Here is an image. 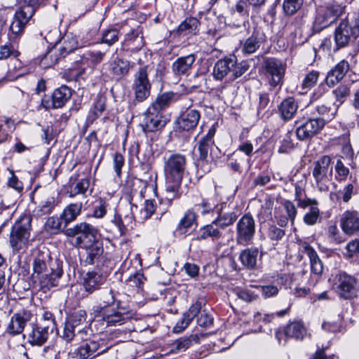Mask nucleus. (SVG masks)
<instances>
[{
    "instance_id": "36",
    "label": "nucleus",
    "mask_w": 359,
    "mask_h": 359,
    "mask_svg": "<svg viewBox=\"0 0 359 359\" xmlns=\"http://www.w3.org/2000/svg\"><path fill=\"white\" fill-rule=\"evenodd\" d=\"M105 55L106 52L97 50H86L80 55L81 60L79 62L82 65L93 68L103 60Z\"/></svg>"
},
{
    "instance_id": "19",
    "label": "nucleus",
    "mask_w": 359,
    "mask_h": 359,
    "mask_svg": "<svg viewBox=\"0 0 359 359\" xmlns=\"http://www.w3.org/2000/svg\"><path fill=\"white\" fill-rule=\"evenodd\" d=\"M33 16V10L30 8H25L24 9H18L13 18L10 25V31L12 34L17 35L20 34L25 25L29 19Z\"/></svg>"
},
{
    "instance_id": "24",
    "label": "nucleus",
    "mask_w": 359,
    "mask_h": 359,
    "mask_svg": "<svg viewBox=\"0 0 359 359\" xmlns=\"http://www.w3.org/2000/svg\"><path fill=\"white\" fill-rule=\"evenodd\" d=\"M212 144L203 140H201L198 142V150L199 151V157L196 162L198 172L201 171V173H207L211 170V164L208 161V153Z\"/></svg>"
},
{
    "instance_id": "5",
    "label": "nucleus",
    "mask_w": 359,
    "mask_h": 359,
    "mask_svg": "<svg viewBox=\"0 0 359 359\" xmlns=\"http://www.w3.org/2000/svg\"><path fill=\"white\" fill-rule=\"evenodd\" d=\"M256 224L250 214L243 215L238 221L236 228V241L238 245H249L253 243Z\"/></svg>"
},
{
    "instance_id": "18",
    "label": "nucleus",
    "mask_w": 359,
    "mask_h": 359,
    "mask_svg": "<svg viewBox=\"0 0 359 359\" xmlns=\"http://www.w3.org/2000/svg\"><path fill=\"white\" fill-rule=\"evenodd\" d=\"M107 280V276L97 271H88L83 277V286L85 291L92 294L99 290Z\"/></svg>"
},
{
    "instance_id": "15",
    "label": "nucleus",
    "mask_w": 359,
    "mask_h": 359,
    "mask_svg": "<svg viewBox=\"0 0 359 359\" xmlns=\"http://www.w3.org/2000/svg\"><path fill=\"white\" fill-rule=\"evenodd\" d=\"M196 60V56L193 53L177 57L171 66L173 74L178 78L189 75Z\"/></svg>"
},
{
    "instance_id": "56",
    "label": "nucleus",
    "mask_w": 359,
    "mask_h": 359,
    "mask_svg": "<svg viewBox=\"0 0 359 359\" xmlns=\"http://www.w3.org/2000/svg\"><path fill=\"white\" fill-rule=\"evenodd\" d=\"M319 72L317 71L312 70L309 72L305 76L302 86L303 88L310 89L315 86L318 80Z\"/></svg>"
},
{
    "instance_id": "4",
    "label": "nucleus",
    "mask_w": 359,
    "mask_h": 359,
    "mask_svg": "<svg viewBox=\"0 0 359 359\" xmlns=\"http://www.w3.org/2000/svg\"><path fill=\"white\" fill-rule=\"evenodd\" d=\"M32 217L22 215L12 227L9 243L14 251L22 250L28 243L32 229Z\"/></svg>"
},
{
    "instance_id": "10",
    "label": "nucleus",
    "mask_w": 359,
    "mask_h": 359,
    "mask_svg": "<svg viewBox=\"0 0 359 359\" xmlns=\"http://www.w3.org/2000/svg\"><path fill=\"white\" fill-rule=\"evenodd\" d=\"M325 122L322 118H309L296 129V135L300 141L311 140L324 128Z\"/></svg>"
},
{
    "instance_id": "32",
    "label": "nucleus",
    "mask_w": 359,
    "mask_h": 359,
    "mask_svg": "<svg viewBox=\"0 0 359 359\" xmlns=\"http://www.w3.org/2000/svg\"><path fill=\"white\" fill-rule=\"evenodd\" d=\"M336 12L335 6H331L324 10L319 11L316 18V25L322 29L327 27L337 20Z\"/></svg>"
},
{
    "instance_id": "21",
    "label": "nucleus",
    "mask_w": 359,
    "mask_h": 359,
    "mask_svg": "<svg viewBox=\"0 0 359 359\" xmlns=\"http://www.w3.org/2000/svg\"><path fill=\"white\" fill-rule=\"evenodd\" d=\"M105 65L109 74L117 79H121L126 76L130 68V63L128 60L121 58L118 56L114 57Z\"/></svg>"
},
{
    "instance_id": "64",
    "label": "nucleus",
    "mask_w": 359,
    "mask_h": 359,
    "mask_svg": "<svg viewBox=\"0 0 359 359\" xmlns=\"http://www.w3.org/2000/svg\"><path fill=\"white\" fill-rule=\"evenodd\" d=\"M90 330L87 328H80L77 329L76 332H74V339L77 341H81V344L86 340H91L89 339L90 336Z\"/></svg>"
},
{
    "instance_id": "52",
    "label": "nucleus",
    "mask_w": 359,
    "mask_h": 359,
    "mask_svg": "<svg viewBox=\"0 0 359 359\" xmlns=\"http://www.w3.org/2000/svg\"><path fill=\"white\" fill-rule=\"evenodd\" d=\"M16 196H13L9 188L6 189L2 194L0 195V208L7 209L14 205L15 203Z\"/></svg>"
},
{
    "instance_id": "35",
    "label": "nucleus",
    "mask_w": 359,
    "mask_h": 359,
    "mask_svg": "<svg viewBox=\"0 0 359 359\" xmlns=\"http://www.w3.org/2000/svg\"><path fill=\"white\" fill-rule=\"evenodd\" d=\"M82 202L72 203L67 205L60 216L66 227L69 223L75 221L81 213L83 208Z\"/></svg>"
},
{
    "instance_id": "28",
    "label": "nucleus",
    "mask_w": 359,
    "mask_h": 359,
    "mask_svg": "<svg viewBox=\"0 0 359 359\" xmlns=\"http://www.w3.org/2000/svg\"><path fill=\"white\" fill-rule=\"evenodd\" d=\"M222 237L223 233L219 227L212 222L210 224L201 226L196 232L194 239L201 241L210 238L212 241H215Z\"/></svg>"
},
{
    "instance_id": "25",
    "label": "nucleus",
    "mask_w": 359,
    "mask_h": 359,
    "mask_svg": "<svg viewBox=\"0 0 359 359\" xmlns=\"http://www.w3.org/2000/svg\"><path fill=\"white\" fill-rule=\"evenodd\" d=\"M226 205L220 203V206L217 209L216 217L212 220L213 224H216L219 229H224L231 226L237 219V215L233 211L225 212Z\"/></svg>"
},
{
    "instance_id": "59",
    "label": "nucleus",
    "mask_w": 359,
    "mask_h": 359,
    "mask_svg": "<svg viewBox=\"0 0 359 359\" xmlns=\"http://www.w3.org/2000/svg\"><path fill=\"white\" fill-rule=\"evenodd\" d=\"M340 142H341V144H342V147L341 149V153H342L341 158H351L353 156V152L351 145L348 139V135L346 134L341 138H340Z\"/></svg>"
},
{
    "instance_id": "61",
    "label": "nucleus",
    "mask_w": 359,
    "mask_h": 359,
    "mask_svg": "<svg viewBox=\"0 0 359 359\" xmlns=\"http://www.w3.org/2000/svg\"><path fill=\"white\" fill-rule=\"evenodd\" d=\"M353 83L352 81H344L338 88V102L342 103L344 100L350 94V86Z\"/></svg>"
},
{
    "instance_id": "14",
    "label": "nucleus",
    "mask_w": 359,
    "mask_h": 359,
    "mask_svg": "<svg viewBox=\"0 0 359 359\" xmlns=\"http://www.w3.org/2000/svg\"><path fill=\"white\" fill-rule=\"evenodd\" d=\"M86 312L84 310L74 311L68 318L65 325L62 338L67 342H71L74 336V332L80 329L86 320Z\"/></svg>"
},
{
    "instance_id": "37",
    "label": "nucleus",
    "mask_w": 359,
    "mask_h": 359,
    "mask_svg": "<svg viewBox=\"0 0 359 359\" xmlns=\"http://www.w3.org/2000/svg\"><path fill=\"white\" fill-rule=\"evenodd\" d=\"M284 333L287 337L303 340L307 334V329L302 322L294 321L284 328Z\"/></svg>"
},
{
    "instance_id": "7",
    "label": "nucleus",
    "mask_w": 359,
    "mask_h": 359,
    "mask_svg": "<svg viewBox=\"0 0 359 359\" xmlns=\"http://www.w3.org/2000/svg\"><path fill=\"white\" fill-rule=\"evenodd\" d=\"M187 166V158L184 155L175 153L170 155L164 161L165 177L183 178Z\"/></svg>"
},
{
    "instance_id": "58",
    "label": "nucleus",
    "mask_w": 359,
    "mask_h": 359,
    "mask_svg": "<svg viewBox=\"0 0 359 359\" xmlns=\"http://www.w3.org/2000/svg\"><path fill=\"white\" fill-rule=\"evenodd\" d=\"M233 293L238 298L247 302H251L256 299V295L247 289L236 287L233 290Z\"/></svg>"
},
{
    "instance_id": "3",
    "label": "nucleus",
    "mask_w": 359,
    "mask_h": 359,
    "mask_svg": "<svg viewBox=\"0 0 359 359\" xmlns=\"http://www.w3.org/2000/svg\"><path fill=\"white\" fill-rule=\"evenodd\" d=\"M97 233L98 229L86 222L76 223L65 231L67 237L74 238V245L78 248H88L99 241Z\"/></svg>"
},
{
    "instance_id": "11",
    "label": "nucleus",
    "mask_w": 359,
    "mask_h": 359,
    "mask_svg": "<svg viewBox=\"0 0 359 359\" xmlns=\"http://www.w3.org/2000/svg\"><path fill=\"white\" fill-rule=\"evenodd\" d=\"M264 69L269 83L273 87L281 86L285 72V65L279 60L268 58L264 61Z\"/></svg>"
},
{
    "instance_id": "53",
    "label": "nucleus",
    "mask_w": 359,
    "mask_h": 359,
    "mask_svg": "<svg viewBox=\"0 0 359 359\" xmlns=\"http://www.w3.org/2000/svg\"><path fill=\"white\" fill-rule=\"evenodd\" d=\"M303 0H284L283 8L285 14L294 15L302 6Z\"/></svg>"
},
{
    "instance_id": "1",
    "label": "nucleus",
    "mask_w": 359,
    "mask_h": 359,
    "mask_svg": "<svg viewBox=\"0 0 359 359\" xmlns=\"http://www.w3.org/2000/svg\"><path fill=\"white\" fill-rule=\"evenodd\" d=\"M32 278L42 288H50L58 285L63 274L62 262L53 259L48 249H36L32 253Z\"/></svg>"
},
{
    "instance_id": "63",
    "label": "nucleus",
    "mask_w": 359,
    "mask_h": 359,
    "mask_svg": "<svg viewBox=\"0 0 359 359\" xmlns=\"http://www.w3.org/2000/svg\"><path fill=\"white\" fill-rule=\"evenodd\" d=\"M114 170L117 177H120L121 175V169L124 165V158L119 154L116 153L113 158Z\"/></svg>"
},
{
    "instance_id": "29",
    "label": "nucleus",
    "mask_w": 359,
    "mask_h": 359,
    "mask_svg": "<svg viewBox=\"0 0 359 359\" xmlns=\"http://www.w3.org/2000/svg\"><path fill=\"white\" fill-rule=\"evenodd\" d=\"M341 227L347 235H353L359 231V217L355 212H346L341 219Z\"/></svg>"
},
{
    "instance_id": "57",
    "label": "nucleus",
    "mask_w": 359,
    "mask_h": 359,
    "mask_svg": "<svg viewBox=\"0 0 359 359\" xmlns=\"http://www.w3.org/2000/svg\"><path fill=\"white\" fill-rule=\"evenodd\" d=\"M118 34L119 32L116 29L107 30L102 34V41L111 46L118 41Z\"/></svg>"
},
{
    "instance_id": "9",
    "label": "nucleus",
    "mask_w": 359,
    "mask_h": 359,
    "mask_svg": "<svg viewBox=\"0 0 359 359\" xmlns=\"http://www.w3.org/2000/svg\"><path fill=\"white\" fill-rule=\"evenodd\" d=\"M72 95V89L67 86H62L53 91L50 99H42L41 106L46 109L62 108L71 99Z\"/></svg>"
},
{
    "instance_id": "43",
    "label": "nucleus",
    "mask_w": 359,
    "mask_h": 359,
    "mask_svg": "<svg viewBox=\"0 0 359 359\" xmlns=\"http://www.w3.org/2000/svg\"><path fill=\"white\" fill-rule=\"evenodd\" d=\"M175 93L172 92H166L158 95L156 99L151 104L150 111H157L161 114V111L167 108L172 102Z\"/></svg>"
},
{
    "instance_id": "12",
    "label": "nucleus",
    "mask_w": 359,
    "mask_h": 359,
    "mask_svg": "<svg viewBox=\"0 0 359 359\" xmlns=\"http://www.w3.org/2000/svg\"><path fill=\"white\" fill-rule=\"evenodd\" d=\"M48 326H42L39 324H33L26 334L23 337L27 339V342L32 346H41L47 341L49 334L53 332V325L52 322L49 323Z\"/></svg>"
},
{
    "instance_id": "62",
    "label": "nucleus",
    "mask_w": 359,
    "mask_h": 359,
    "mask_svg": "<svg viewBox=\"0 0 359 359\" xmlns=\"http://www.w3.org/2000/svg\"><path fill=\"white\" fill-rule=\"evenodd\" d=\"M214 318L205 311L200 313V316L197 318V323L203 327H210L213 325Z\"/></svg>"
},
{
    "instance_id": "22",
    "label": "nucleus",
    "mask_w": 359,
    "mask_h": 359,
    "mask_svg": "<svg viewBox=\"0 0 359 359\" xmlns=\"http://www.w3.org/2000/svg\"><path fill=\"white\" fill-rule=\"evenodd\" d=\"M283 210L285 215L275 212V218L276 219L278 224L281 227H285L287 225L290 221L292 224H294L295 218L297 215V209L294 203L290 200H284L282 203Z\"/></svg>"
},
{
    "instance_id": "60",
    "label": "nucleus",
    "mask_w": 359,
    "mask_h": 359,
    "mask_svg": "<svg viewBox=\"0 0 359 359\" xmlns=\"http://www.w3.org/2000/svg\"><path fill=\"white\" fill-rule=\"evenodd\" d=\"M12 55L17 57L18 52L14 49L11 43L0 46V60L8 59Z\"/></svg>"
},
{
    "instance_id": "26",
    "label": "nucleus",
    "mask_w": 359,
    "mask_h": 359,
    "mask_svg": "<svg viewBox=\"0 0 359 359\" xmlns=\"http://www.w3.org/2000/svg\"><path fill=\"white\" fill-rule=\"evenodd\" d=\"M201 309V304L200 302L193 304L189 310L183 314L182 318L177 321L175 326L173 327L175 333H181L183 332L191 323L193 319L200 313Z\"/></svg>"
},
{
    "instance_id": "23",
    "label": "nucleus",
    "mask_w": 359,
    "mask_h": 359,
    "mask_svg": "<svg viewBox=\"0 0 359 359\" xmlns=\"http://www.w3.org/2000/svg\"><path fill=\"white\" fill-rule=\"evenodd\" d=\"M236 59L235 56L224 57L219 60L213 67V76L217 80H222L231 72H233L236 67Z\"/></svg>"
},
{
    "instance_id": "27",
    "label": "nucleus",
    "mask_w": 359,
    "mask_h": 359,
    "mask_svg": "<svg viewBox=\"0 0 359 359\" xmlns=\"http://www.w3.org/2000/svg\"><path fill=\"white\" fill-rule=\"evenodd\" d=\"M355 280L346 273L340 274L338 284V294L344 299L355 295Z\"/></svg>"
},
{
    "instance_id": "30",
    "label": "nucleus",
    "mask_w": 359,
    "mask_h": 359,
    "mask_svg": "<svg viewBox=\"0 0 359 359\" xmlns=\"http://www.w3.org/2000/svg\"><path fill=\"white\" fill-rule=\"evenodd\" d=\"M86 250L83 255L82 262L84 265H93L97 263L103 254V247L99 241L93 243L88 248H82Z\"/></svg>"
},
{
    "instance_id": "50",
    "label": "nucleus",
    "mask_w": 359,
    "mask_h": 359,
    "mask_svg": "<svg viewBox=\"0 0 359 359\" xmlns=\"http://www.w3.org/2000/svg\"><path fill=\"white\" fill-rule=\"evenodd\" d=\"M220 206V203H215L212 199L204 198L201 203L196 205V207L201 208V214L205 215L210 213L215 214L217 209Z\"/></svg>"
},
{
    "instance_id": "39",
    "label": "nucleus",
    "mask_w": 359,
    "mask_h": 359,
    "mask_svg": "<svg viewBox=\"0 0 359 359\" xmlns=\"http://www.w3.org/2000/svg\"><path fill=\"white\" fill-rule=\"evenodd\" d=\"M240 16V22H232V27L238 28V27H245V23L248 22V4L244 1H239L237 2L236 5V9L231 13V18H235L237 15Z\"/></svg>"
},
{
    "instance_id": "54",
    "label": "nucleus",
    "mask_w": 359,
    "mask_h": 359,
    "mask_svg": "<svg viewBox=\"0 0 359 359\" xmlns=\"http://www.w3.org/2000/svg\"><path fill=\"white\" fill-rule=\"evenodd\" d=\"M285 231L276 225H271L267 231L268 238L273 242V245H277L285 236Z\"/></svg>"
},
{
    "instance_id": "45",
    "label": "nucleus",
    "mask_w": 359,
    "mask_h": 359,
    "mask_svg": "<svg viewBox=\"0 0 359 359\" xmlns=\"http://www.w3.org/2000/svg\"><path fill=\"white\" fill-rule=\"evenodd\" d=\"M109 201L106 198H99L93 203L92 216L96 219L103 218L109 209Z\"/></svg>"
},
{
    "instance_id": "34",
    "label": "nucleus",
    "mask_w": 359,
    "mask_h": 359,
    "mask_svg": "<svg viewBox=\"0 0 359 359\" xmlns=\"http://www.w3.org/2000/svg\"><path fill=\"white\" fill-rule=\"evenodd\" d=\"M298 102L293 97H287L283 100L278 107V111L281 118L285 121L293 118L298 109Z\"/></svg>"
},
{
    "instance_id": "20",
    "label": "nucleus",
    "mask_w": 359,
    "mask_h": 359,
    "mask_svg": "<svg viewBox=\"0 0 359 359\" xmlns=\"http://www.w3.org/2000/svg\"><path fill=\"white\" fill-rule=\"evenodd\" d=\"M332 175V166L331 165V158L328 156H323L315 163L313 176L316 182L319 183Z\"/></svg>"
},
{
    "instance_id": "48",
    "label": "nucleus",
    "mask_w": 359,
    "mask_h": 359,
    "mask_svg": "<svg viewBox=\"0 0 359 359\" xmlns=\"http://www.w3.org/2000/svg\"><path fill=\"white\" fill-rule=\"evenodd\" d=\"M90 185V180L88 178H83L73 184L69 191V196L73 198L76 195H86Z\"/></svg>"
},
{
    "instance_id": "42",
    "label": "nucleus",
    "mask_w": 359,
    "mask_h": 359,
    "mask_svg": "<svg viewBox=\"0 0 359 359\" xmlns=\"http://www.w3.org/2000/svg\"><path fill=\"white\" fill-rule=\"evenodd\" d=\"M294 201L297 202V207L302 209H306L309 205L318 204L316 199L307 198L304 188L298 184L294 188Z\"/></svg>"
},
{
    "instance_id": "55",
    "label": "nucleus",
    "mask_w": 359,
    "mask_h": 359,
    "mask_svg": "<svg viewBox=\"0 0 359 359\" xmlns=\"http://www.w3.org/2000/svg\"><path fill=\"white\" fill-rule=\"evenodd\" d=\"M259 47V41L255 36L249 37L244 43L242 51L244 54L250 55Z\"/></svg>"
},
{
    "instance_id": "33",
    "label": "nucleus",
    "mask_w": 359,
    "mask_h": 359,
    "mask_svg": "<svg viewBox=\"0 0 359 359\" xmlns=\"http://www.w3.org/2000/svg\"><path fill=\"white\" fill-rule=\"evenodd\" d=\"M58 48L60 57H65L79 47V42L72 33L66 34L60 40Z\"/></svg>"
},
{
    "instance_id": "51",
    "label": "nucleus",
    "mask_w": 359,
    "mask_h": 359,
    "mask_svg": "<svg viewBox=\"0 0 359 359\" xmlns=\"http://www.w3.org/2000/svg\"><path fill=\"white\" fill-rule=\"evenodd\" d=\"M309 210L304 216V222L306 224L312 226L317 223L320 217V210L318 205H309Z\"/></svg>"
},
{
    "instance_id": "46",
    "label": "nucleus",
    "mask_w": 359,
    "mask_h": 359,
    "mask_svg": "<svg viewBox=\"0 0 359 359\" xmlns=\"http://www.w3.org/2000/svg\"><path fill=\"white\" fill-rule=\"evenodd\" d=\"M57 205L56 199L54 196H48L43 200L36 208V212L38 216H43L53 212Z\"/></svg>"
},
{
    "instance_id": "16",
    "label": "nucleus",
    "mask_w": 359,
    "mask_h": 359,
    "mask_svg": "<svg viewBox=\"0 0 359 359\" xmlns=\"http://www.w3.org/2000/svg\"><path fill=\"white\" fill-rule=\"evenodd\" d=\"M140 126L144 133H153L164 128L165 121L162 119L161 114L150 111L149 107L144 114V118Z\"/></svg>"
},
{
    "instance_id": "13",
    "label": "nucleus",
    "mask_w": 359,
    "mask_h": 359,
    "mask_svg": "<svg viewBox=\"0 0 359 359\" xmlns=\"http://www.w3.org/2000/svg\"><path fill=\"white\" fill-rule=\"evenodd\" d=\"M32 313L28 310H21L15 313L6 327V332L15 336L23 332L25 325L31 320Z\"/></svg>"
},
{
    "instance_id": "47",
    "label": "nucleus",
    "mask_w": 359,
    "mask_h": 359,
    "mask_svg": "<svg viewBox=\"0 0 359 359\" xmlns=\"http://www.w3.org/2000/svg\"><path fill=\"white\" fill-rule=\"evenodd\" d=\"M63 221L61 216L49 217L44 224V230L50 234H57L62 229Z\"/></svg>"
},
{
    "instance_id": "6",
    "label": "nucleus",
    "mask_w": 359,
    "mask_h": 359,
    "mask_svg": "<svg viewBox=\"0 0 359 359\" xmlns=\"http://www.w3.org/2000/svg\"><path fill=\"white\" fill-rule=\"evenodd\" d=\"M149 68L148 65L141 67L134 75L133 89L135 99L138 102H143L150 95L151 83L148 78Z\"/></svg>"
},
{
    "instance_id": "44",
    "label": "nucleus",
    "mask_w": 359,
    "mask_h": 359,
    "mask_svg": "<svg viewBox=\"0 0 359 359\" xmlns=\"http://www.w3.org/2000/svg\"><path fill=\"white\" fill-rule=\"evenodd\" d=\"M352 33V27L348 19L343 20L338 26V48L346 45Z\"/></svg>"
},
{
    "instance_id": "38",
    "label": "nucleus",
    "mask_w": 359,
    "mask_h": 359,
    "mask_svg": "<svg viewBox=\"0 0 359 359\" xmlns=\"http://www.w3.org/2000/svg\"><path fill=\"white\" fill-rule=\"evenodd\" d=\"M258 255L259 249L256 247H252L241 251L239 259L243 266L252 269L257 265Z\"/></svg>"
},
{
    "instance_id": "49",
    "label": "nucleus",
    "mask_w": 359,
    "mask_h": 359,
    "mask_svg": "<svg viewBox=\"0 0 359 359\" xmlns=\"http://www.w3.org/2000/svg\"><path fill=\"white\" fill-rule=\"evenodd\" d=\"M106 107V99L104 97H97L90 109L88 118L91 121L95 120L100 116Z\"/></svg>"
},
{
    "instance_id": "17",
    "label": "nucleus",
    "mask_w": 359,
    "mask_h": 359,
    "mask_svg": "<svg viewBox=\"0 0 359 359\" xmlns=\"http://www.w3.org/2000/svg\"><path fill=\"white\" fill-rule=\"evenodd\" d=\"M200 112L194 109H187L176 121L178 128L183 131H189L194 129L200 120Z\"/></svg>"
},
{
    "instance_id": "2",
    "label": "nucleus",
    "mask_w": 359,
    "mask_h": 359,
    "mask_svg": "<svg viewBox=\"0 0 359 359\" xmlns=\"http://www.w3.org/2000/svg\"><path fill=\"white\" fill-rule=\"evenodd\" d=\"M100 306L94 309L100 314L107 326L123 324L131 318L128 308L121 305L116 299V292L111 287H104L99 292Z\"/></svg>"
},
{
    "instance_id": "8",
    "label": "nucleus",
    "mask_w": 359,
    "mask_h": 359,
    "mask_svg": "<svg viewBox=\"0 0 359 359\" xmlns=\"http://www.w3.org/2000/svg\"><path fill=\"white\" fill-rule=\"evenodd\" d=\"M107 350L108 348L104 345L103 341L86 340L74 350V354L79 359H93Z\"/></svg>"
},
{
    "instance_id": "40",
    "label": "nucleus",
    "mask_w": 359,
    "mask_h": 359,
    "mask_svg": "<svg viewBox=\"0 0 359 359\" xmlns=\"http://www.w3.org/2000/svg\"><path fill=\"white\" fill-rule=\"evenodd\" d=\"M182 180V178L165 177V191L169 201L180 198Z\"/></svg>"
},
{
    "instance_id": "41",
    "label": "nucleus",
    "mask_w": 359,
    "mask_h": 359,
    "mask_svg": "<svg viewBox=\"0 0 359 359\" xmlns=\"http://www.w3.org/2000/svg\"><path fill=\"white\" fill-rule=\"evenodd\" d=\"M199 22L195 18H186L178 27V34L181 36L196 35L198 32Z\"/></svg>"
},
{
    "instance_id": "31",
    "label": "nucleus",
    "mask_w": 359,
    "mask_h": 359,
    "mask_svg": "<svg viewBox=\"0 0 359 359\" xmlns=\"http://www.w3.org/2000/svg\"><path fill=\"white\" fill-rule=\"evenodd\" d=\"M197 215L193 209L187 210L180 219L175 231L180 234H186L188 230L197 224Z\"/></svg>"
}]
</instances>
